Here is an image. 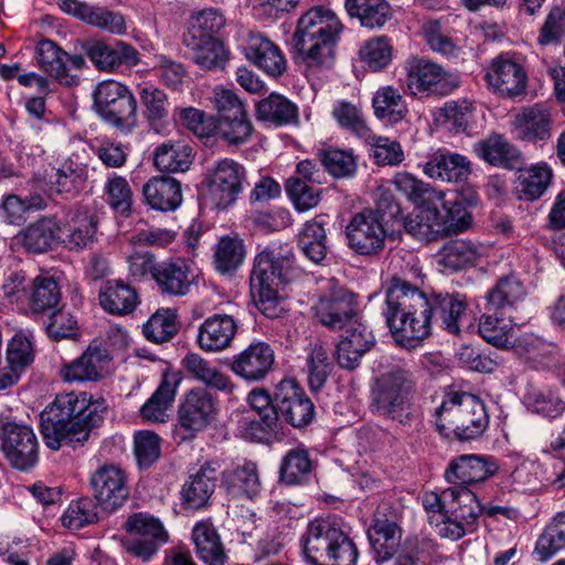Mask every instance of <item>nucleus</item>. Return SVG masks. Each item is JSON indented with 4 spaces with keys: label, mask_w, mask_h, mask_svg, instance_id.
Returning <instances> with one entry per match:
<instances>
[{
    "label": "nucleus",
    "mask_w": 565,
    "mask_h": 565,
    "mask_svg": "<svg viewBox=\"0 0 565 565\" xmlns=\"http://www.w3.org/2000/svg\"><path fill=\"white\" fill-rule=\"evenodd\" d=\"M382 316L395 341L415 349L431 333L437 323L451 334H459L467 317L466 296L455 294L426 295L407 280L394 276L384 290Z\"/></svg>",
    "instance_id": "nucleus-1"
},
{
    "label": "nucleus",
    "mask_w": 565,
    "mask_h": 565,
    "mask_svg": "<svg viewBox=\"0 0 565 565\" xmlns=\"http://www.w3.org/2000/svg\"><path fill=\"white\" fill-rule=\"evenodd\" d=\"M104 399L94 401L86 392L61 393L40 415V430L47 448H73L87 441L94 427L104 419Z\"/></svg>",
    "instance_id": "nucleus-2"
},
{
    "label": "nucleus",
    "mask_w": 565,
    "mask_h": 565,
    "mask_svg": "<svg viewBox=\"0 0 565 565\" xmlns=\"http://www.w3.org/2000/svg\"><path fill=\"white\" fill-rule=\"evenodd\" d=\"M344 25L330 9L317 6L305 12L292 34L297 58L309 70H329L335 61V47Z\"/></svg>",
    "instance_id": "nucleus-3"
},
{
    "label": "nucleus",
    "mask_w": 565,
    "mask_h": 565,
    "mask_svg": "<svg viewBox=\"0 0 565 565\" xmlns=\"http://www.w3.org/2000/svg\"><path fill=\"white\" fill-rule=\"evenodd\" d=\"M422 503L428 522L439 536L457 541L477 530L483 505L468 487H449L440 493L425 492Z\"/></svg>",
    "instance_id": "nucleus-4"
},
{
    "label": "nucleus",
    "mask_w": 565,
    "mask_h": 565,
    "mask_svg": "<svg viewBox=\"0 0 565 565\" xmlns=\"http://www.w3.org/2000/svg\"><path fill=\"white\" fill-rule=\"evenodd\" d=\"M350 530L338 515L311 520L300 539L303 559L311 565H355L359 552Z\"/></svg>",
    "instance_id": "nucleus-5"
},
{
    "label": "nucleus",
    "mask_w": 565,
    "mask_h": 565,
    "mask_svg": "<svg viewBox=\"0 0 565 565\" xmlns=\"http://www.w3.org/2000/svg\"><path fill=\"white\" fill-rule=\"evenodd\" d=\"M416 381L405 365H392L380 374L371 387L370 409L373 414L411 426L416 422L411 412Z\"/></svg>",
    "instance_id": "nucleus-6"
},
{
    "label": "nucleus",
    "mask_w": 565,
    "mask_h": 565,
    "mask_svg": "<svg viewBox=\"0 0 565 565\" xmlns=\"http://www.w3.org/2000/svg\"><path fill=\"white\" fill-rule=\"evenodd\" d=\"M292 255L264 250L255 257L249 278L250 294L258 310L267 318L276 319L284 312L278 288L292 278Z\"/></svg>",
    "instance_id": "nucleus-7"
},
{
    "label": "nucleus",
    "mask_w": 565,
    "mask_h": 565,
    "mask_svg": "<svg viewBox=\"0 0 565 565\" xmlns=\"http://www.w3.org/2000/svg\"><path fill=\"white\" fill-rule=\"evenodd\" d=\"M405 92L413 97H444L460 85L457 74L425 57L412 56L404 63Z\"/></svg>",
    "instance_id": "nucleus-8"
},
{
    "label": "nucleus",
    "mask_w": 565,
    "mask_h": 565,
    "mask_svg": "<svg viewBox=\"0 0 565 565\" xmlns=\"http://www.w3.org/2000/svg\"><path fill=\"white\" fill-rule=\"evenodd\" d=\"M472 202H475L473 198L467 200L462 194H455L449 200L444 195L441 201L424 209L417 215V233L433 239L466 231L472 221L467 203Z\"/></svg>",
    "instance_id": "nucleus-9"
},
{
    "label": "nucleus",
    "mask_w": 565,
    "mask_h": 565,
    "mask_svg": "<svg viewBox=\"0 0 565 565\" xmlns=\"http://www.w3.org/2000/svg\"><path fill=\"white\" fill-rule=\"evenodd\" d=\"M207 196L217 210L233 204L247 183L245 167L231 158L215 161L205 175Z\"/></svg>",
    "instance_id": "nucleus-10"
},
{
    "label": "nucleus",
    "mask_w": 565,
    "mask_h": 565,
    "mask_svg": "<svg viewBox=\"0 0 565 565\" xmlns=\"http://www.w3.org/2000/svg\"><path fill=\"white\" fill-rule=\"evenodd\" d=\"M125 526L129 534L135 535L125 541L126 551L143 562L154 556L169 541V533L160 519L147 512L131 514Z\"/></svg>",
    "instance_id": "nucleus-11"
},
{
    "label": "nucleus",
    "mask_w": 565,
    "mask_h": 565,
    "mask_svg": "<svg viewBox=\"0 0 565 565\" xmlns=\"http://www.w3.org/2000/svg\"><path fill=\"white\" fill-rule=\"evenodd\" d=\"M94 106L103 119L115 127L135 124L136 99L130 90L116 81H104L94 90Z\"/></svg>",
    "instance_id": "nucleus-12"
},
{
    "label": "nucleus",
    "mask_w": 565,
    "mask_h": 565,
    "mask_svg": "<svg viewBox=\"0 0 565 565\" xmlns=\"http://www.w3.org/2000/svg\"><path fill=\"white\" fill-rule=\"evenodd\" d=\"M377 214L372 209H365L350 218L345 226V237L348 246L354 253L372 256L384 249L387 230Z\"/></svg>",
    "instance_id": "nucleus-13"
},
{
    "label": "nucleus",
    "mask_w": 565,
    "mask_h": 565,
    "mask_svg": "<svg viewBox=\"0 0 565 565\" xmlns=\"http://www.w3.org/2000/svg\"><path fill=\"white\" fill-rule=\"evenodd\" d=\"M316 317L326 327L340 330L354 320L355 297L335 279H327L315 306Z\"/></svg>",
    "instance_id": "nucleus-14"
},
{
    "label": "nucleus",
    "mask_w": 565,
    "mask_h": 565,
    "mask_svg": "<svg viewBox=\"0 0 565 565\" xmlns=\"http://www.w3.org/2000/svg\"><path fill=\"white\" fill-rule=\"evenodd\" d=\"M0 449L12 467L28 470L39 460V441L25 424L8 422L1 426Z\"/></svg>",
    "instance_id": "nucleus-15"
},
{
    "label": "nucleus",
    "mask_w": 565,
    "mask_h": 565,
    "mask_svg": "<svg viewBox=\"0 0 565 565\" xmlns=\"http://www.w3.org/2000/svg\"><path fill=\"white\" fill-rule=\"evenodd\" d=\"M217 415V397L204 387L188 391L178 408L179 428L184 431L183 439L192 438L196 433L212 424Z\"/></svg>",
    "instance_id": "nucleus-16"
},
{
    "label": "nucleus",
    "mask_w": 565,
    "mask_h": 565,
    "mask_svg": "<svg viewBox=\"0 0 565 565\" xmlns=\"http://www.w3.org/2000/svg\"><path fill=\"white\" fill-rule=\"evenodd\" d=\"M277 427L279 420L294 428H303L315 418V405L295 380L285 379L278 383L275 391Z\"/></svg>",
    "instance_id": "nucleus-17"
},
{
    "label": "nucleus",
    "mask_w": 565,
    "mask_h": 565,
    "mask_svg": "<svg viewBox=\"0 0 565 565\" xmlns=\"http://www.w3.org/2000/svg\"><path fill=\"white\" fill-rule=\"evenodd\" d=\"M486 81L494 93L514 98L525 93L527 74L514 55L502 53L490 62L486 71Z\"/></svg>",
    "instance_id": "nucleus-18"
},
{
    "label": "nucleus",
    "mask_w": 565,
    "mask_h": 565,
    "mask_svg": "<svg viewBox=\"0 0 565 565\" xmlns=\"http://www.w3.org/2000/svg\"><path fill=\"white\" fill-rule=\"evenodd\" d=\"M81 50L98 71L114 72L121 67L131 68L140 62L137 49L121 40L114 43L85 40L81 43Z\"/></svg>",
    "instance_id": "nucleus-19"
},
{
    "label": "nucleus",
    "mask_w": 565,
    "mask_h": 565,
    "mask_svg": "<svg viewBox=\"0 0 565 565\" xmlns=\"http://www.w3.org/2000/svg\"><path fill=\"white\" fill-rule=\"evenodd\" d=\"M90 487L97 504L107 512H114L129 498L126 472L114 465H104L90 477Z\"/></svg>",
    "instance_id": "nucleus-20"
},
{
    "label": "nucleus",
    "mask_w": 565,
    "mask_h": 565,
    "mask_svg": "<svg viewBox=\"0 0 565 565\" xmlns=\"http://www.w3.org/2000/svg\"><path fill=\"white\" fill-rule=\"evenodd\" d=\"M275 358V351L269 343L253 341L231 359L228 367L245 382L256 383L265 380L273 371Z\"/></svg>",
    "instance_id": "nucleus-21"
},
{
    "label": "nucleus",
    "mask_w": 565,
    "mask_h": 565,
    "mask_svg": "<svg viewBox=\"0 0 565 565\" xmlns=\"http://www.w3.org/2000/svg\"><path fill=\"white\" fill-rule=\"evenodd\" d=\"M497 460L491 456L461 455L454 458L445 470V479L452 487H467L483 482L497 473Z\"/></svg>",
    "instance_id": "nucleus-22"
},
{
    "label": "nucleus",
    "mask_w": 565,
    "mask_h": 565,
    "mask_svg": "<svg viewBox=\"0 0 565 565\" xmlns=\"http://www.w3.org/2000/svg\"><path fill=\"white\" fill-rule=\"evenodd\" d=\"M196 274L190 262L182 257H171L159 262L154 281L161 295L183 297L190 294Z\"/></svg>",
    "instance_id": "nucleus-23"
},
{
    "label": "nucleus",
    "mask_w": 565,
    "mask_h": 565,
    "mask_svg": "<svg viewBox=\"0 0 565 565\" xmlns=\"http://www.w3.org/2000/svg\"><path fill=\"white\" fill-rule=\"evenodd\" d=\"M221 487L231 499H257L263 490L257 463L245 459L225 469L221 473Z\"/></svg>",
    "instance_id": "nucleus-24"
},
{
    "label": "nucleus",
    "mask_w": 565,
    "mask_h": 565,
    "mask_svg": "<svg viewBox=\"0 0 565 565\" xmlns=\"http://www.w3.org/2000/svg\"><path fill=\"white\" fill-rule=\"evenodd\" d=\"M109 362L108 351L90 343L77 359L61 367L60 375L68 383L97 382L103 379Z\"/></svg>",
    "instance_id": "nucleus-25"
},
{
    "label": "nucleus",
    "mask_w": 565,
    "mask_h": 565,
    "mask_svg": "<svg viewBox=\"0 0 565 565\" xmlns=\"http://www.w3.org/2000/svg\"><path fill=\"white\" fill-rule=\"evenodd\" d=\"M245 57L271 77L287 71V60L280 47L262 33H250L244 46Z\"/></svg>",
    "instance_id": "nucleus-26"
},
{
    "label": "nucleus",
    "mask_w": 565,
    "mask_h": 565,
    "mask_svg": "<svg viewBox=\"0 0 565 565\" xmlns=\"http://www.w3.org/2000/svg\"><path fill=\"white\" fill-rule=\"evenodd\" d=\"M552 108L545 103H536L521 108L513 120L516 136L527 142L548 139L552 135Z\"/></svg>",
    "instance_id": "nucleus-27"
},
{
    "label": "nucleus",
    "mask_w": 565,
    "mask_h": 565,
    "mask_svg": "<svg viewBox=\"0 0 565 565\" xmlns=\"http://www.w3.org/2000/svg\"><path fill=\"white\" fill-rule=\"evenodd\" d=\"M238 331V322L231 315H213L206 318L198 330L196 344L209 353L231 347Z\"/></svg>",
    "instance_id": "nucleus-28"
},
{
    "label": "nucleus",
    "mask_w": 565,
    "mask_h": 565,
    "mask_svg": "<svg viewBox=\"0 0 565 565\" xmlns=\"http://www.w3.org/2000/svg\"><path fill=\"white\" fill-rule=\"evenodd\" d=\"M422 168L428 178L443 182H463L471 173L469 159L447 149L433 152Z\"/></svg>",
    "instance_id": "nucleus-29"
},
{
    "label": "nucleus",
    "mask_w": 565,
    "mask_h": 565,
    "mask_svg": "<svg viewBox=\"0 0 565 565\" xmlns=\"http://www.w3.org/2000/svg\"><path fill=\"white\" fill-rule=\"evenodd\" d=\"M217 472L212 463L206 462L195 473L190 475L181 489V502L185 509L203 508L213 494Z\"/></svg>",
    "instance_id": "nucleus-30"
},
{
    "label": "nucleus",
    "mask_w": 565,
    "mask_h": 565,
    "mask_svg": "<svg viewBox=\"0 0 565 565\" xmlns=\"http://www.w3.org/2000/svg\"><path fill=\"white\" fill-rule=\"evenodd\" d=\"M142 195L153 210L175 211L182 203L181 183L170 177H152L143 184Z\"/></svg>",
    "instance_id": "nucleus-31"
},
{
    "label": "nucleus",
    "mask_w": 565,
    "mask_h": 565,
    "mask_svg": "<svg viewBox=\"0 0 565 565\" xmlns=\"http://www.w3.org/2000/svg\"><path fill=\"white\" fill-rule=\"evenodd\" d=\"M33 360L34 353L30 340L15 334L7 348V367L0 370V390H6L18 383Z\"/></svg>",
    "instance_id": "nucleus-32"
},
{
    "label": "nucleus",
    "mask_w": 565,
    "mask_h": 565,
    "mask_svg": "<svg viewBox=\"0 0 565 565\" xmlns=\"http://www.w3.org/2000/svg\"><path fill=\"white\" fill-rule=\"evenodd\" d=\"M257 135L248 113L234 117L214 118L213 136L230 148H239L252 142Z\"/></svg>",
    "instance_id": "nucleus-33"
},
{
    "label": "nucleus",
    "mask_w": 565,
    "mask_h": 565,
    "mask_svg": "<svg viewBox=\"0 0 565 565\" xmlns=\"http://www.w3.org/2000/svg\"><path fill=\"white\" fill-rule=\"evenodd\" d=\"M527 290L523 281L510 274L498 279L495 285L486 295V308L488 311L501 312L514 309L523 301Z\"/></svg>",
    "instance_id": "nucleus-34"
},
{
    "label": "nucleus",
    "mask_w": 565,
    "mask_h": 565,
    "mask_svg": "<svg viewBox=\"0 0 565 565\" xmlns=\"http://www.w3.org/2000/svg\"><path fill=\"white\" fill-rule=\"evenodd\" d=\"M473 151L483 161L507 169H515L521 163V152L501 135H491L473 145Z\"/></svg>",
    "instance_id": "nucleus-35"
},
{
    "label": "nucleus",
    "mask_w": 565,
    "mask_h": 565,
    "mask_svg": "<svg viewBox=\"0 0 565 565\" xmlns=\"http://www.w3.org/2000/svg\"><path fill=\"white\" fill-rule=\"evenodd\" d=\"M463 412L458 422L449 430V437L468 441L480 437L489 425V416L484 404L478 397H466Z\"/></svg>",
    "instance_id": "nucleus-36"
},
{
    "label": "nucleus",
    "mask_w": 565,
    "mask_h": 565,
    "mask_svg": "<svg viewBox=\"0 0 565 565\" xmlns=\"http://www.w3.org/2000/svg\"><path fill=\"white\" fill-rule=\"evenodd\" d=\"M553 178L551 167L545 162L519 169L514 186L515 196L525 202L539 200L548 189Z\"/></svg>",
    "instance_id": "nucleus-37"
},
{
    "label": "nucleus",
    "mask_w": 565,
    "mask_h": 565,
    "mask_svg": "<svg viewBox=\"0 0 565 565\" xmlns=\"http://www.w3.org/2000/svg\"><path fill=\"white\" fill-rule=\"evenodd\" d=\"M401 529L395 522L375 520L367 530V539L377 563H383L393 557L402 547Z\"/></svg>",
    "instance_id": "nucleus-38"
},
{
    "label": "nucleus",
    "mask_w": 565,
    "mask_h": 565,
    "mask_svg": "<svg viewBox=\"0 0 565 565\" xmlns=\"http://www.w3.org/2000/svg\"><path fill=\"white\" fill-rule=\"evenodd\" d=\"M224 25L225 18L218 9L201 10L190 17L182 43L184 46H195L203 40L214 39Z\"/></svg>",
    "instance_id": "nucleus-39"
},
{
    "label": "nucleus",
    "mask_w": 565,
    "mask_h": 565,
    "mask_svg": "<svg viewBox=\"0 0 565 565\" xmlns=\"http://www.w3.org/2000/svg\"><path fill=\"white\" fill-rule=\"evenodd\" d=\"M36 61L39 66L58 83L71 86L75 78L68 74L67 53L55 42L43 39L36 44Z\"/></svg>",
    "instance_id": "nucleus-40"
},
{
    "label": "nucleus",
    "mask_w": 565,
    "mask_h": 565,
    "mask_svg": "<svg viewBox=\"0 0 565 565\" xmlns=\"http://www.w3.org/2000/svg\"><path fill=\"white\" fill-rule=\"evenodd\" d=\"M393 184L408 201L420 207L419 213L424 209L430 207L431 204L441 201L444 196V192L437 191L429 183L424 182L409 172H397L394 175Z\"/></svg>",
    "instance_id": "nucleus-41"
},
{
    "label": "nucleus",
    "mask_w": 565,
    "mask_h": 565,
    "mask_svg": "<svg viewBox=\"0 0 565 565\" xmlns=\"http://www.w3.org/2000/svg\"><path fill=\"white\" fill-rule=\"evenodd\" d=\"M60 225L54 216H43L29 224L22 232L23 247L35 254L53 248L58 238Z\"/></svg>",
    "instance_id": "nucleus-42"
},
{
    "label": "nucleus",
    "mask_w": 565,
    "mask_h": 565,
    "mask_svg": "<svg viewBox=\"0 0 565 565\" xmlns=\"http://www.w3.org/2000/svg\"><path fill=\"white\" fill-rule=\"evenodd\" d=\"M181 364L190 376L207 387L222 392H232L234 385L231 379L200 354L188 353L182 359Z\"/></svg>",
    "instance_id": "nucleus-43"
},
{
    "label": "nucleus",
    "mask_w": 565,
    "mask_h": 565,
    "mask_svg": "<svg viewBox=\"0 0 565 565\" xmlns=\"http://www.w3.org/2000/svg\"><path fill=\"white\" fill-rule=\"evenodd\" d=\"M102 308L117 316L130 313L138 305L136 290L121 280L107 281L99 291Z\"/></svg>",
    "instance_id": "nucleus-44"
},
{
    "label": "nucleus",
    "mask_w": 565,
    "mask_h": 565,
    "mask_svg": "<svg viewBox=\"0 0 565 565\" xmlns=\"http://www.w3.org/2000/svg\"><path fill=\"white\" fill-rule=\"evenodd\" d=\"M344 8L367 29L382 28L393 18V9L386 0H345Z\"/></svg>",
    "instance_id": "nucleus-45"
},
{
    "label": "nucleus",
    "mask_w": 565,
    "mask_h": 565,
    "mask_svg": "<svg viewBox=\"0 0 565 565\" xmlns=\"http://www.w3.org/2000/svg\"><path fill=\"white\" fill-rule=\"evenodd\" d=\"M178 384L174 376L164 374L157 390L141 406V417L152 423H164L168 417L167 411L174 401Z\"/></svg>",
    "instance_id": "nucleus-46"
},
{
    "label": "nucleus",
    "mask_w": 565,
    "mask_h": 565,
    "mask_svg": "<svg viewBox=\"0 0 565 565\" xmlns=\"http://www.w3.org/2000/svg\"><path fill=\"white\" fill-rule=\"evenodd\" d=\"M313 469L309 451L303 447L289 449L280 460L279 480L288 486L307 482Z\"/></svg>",
    "instance_id": "nucleus-47"
},
{
    "label": "nucleus",
    "mask_w": 565,
    "mask_h": 565,
    "mask_svg": "<svg viewBox=\"0 0 565 565\" xmlns=\"http://www.w3.org/2000/svg\"><path fill=\"white\" fill-rule=\"evenodd\" d=\"M257 118L277 127L298 122V107L279 94H270L256 105Z\"/></svg>",
    "instance_id": "nucleus-48"
},
{
    "label": "nucleus",
    "mask_w": 565,
    "mask_h": 565,
    "mask_svg": "<svg viewBox=\"0 0 565 565\" xmlns=\"http://www.w3.org/2000/svg\"><path fill=\"white\" fill-rule=\"evenodd\" d=\"M192 541L201 561L209 565L224 564L225 554L220 536L212 523H196L192 530Z\"/></svg>",
    "instance_id": "nucleus-49"
},
{
    "label": "nucleus",
    "mask_w": 565,
    "mask_h": 565,
    "mask_svg": "<svg viewBox=\"0 0 565 565\" xmlns=\"http://www.w3.org/2000/svg\"><path fill=\"white\" fill-rule=\"evenodd\" d=\"M153 162L160 171L184 172L192 163V148L182 141L163 142L156 148Z\"/></svg>",
    "instance_id": "nucleus-50"
},
{
    "label": "nucleus",
    "mask_w": 565,
    "mask_h": 565,
    "mask_svg": "<svg viewBox=\"0 0 565 565\" xmlns=\"http://www.w3.org/2000/svg\"><path fill=\"white\" fill-rule=\"evenodd\" d=\"M374 115L388 124L401 121L407 114V104L393 86H384L376 90L372 99Z\"/></svg>",
    "instance_id": "nucleus-51"
},
{
    "label": "nucleus",
    "mask_w": 565,
    "mask_h": 565,
    "mask_svg": "<svg viewBox=\"0 0 565 565\" xmlns=\"http://www.w3.org/2000/svg\"><path fill=\"white\" fill-rule=\"evenodd\" d=\"M322 220L307 221L299 232L298 245L308 259L320 264L327 256V232Z\"/></svg>",
    "instance_id": "nucleus-52"
},
{
    "label": "nucleus",
    "mask_w": 565,
    "mask_h": 565,
    "mask_svg": "<svg viewBox=\"0 0 565 565\" xmlns=\"http://www.w3.org/2000/svg\"><path fill=\"white\" fill-rule=\"evenodd\" d=\"M244 242L237 236H222L214 247V267L222 275L236 271L245 258Z\"/></svg>",
    "instance_id": "nucleus-53"
},
{
    "label": "nucleus",
    "mask_w": 565,
    "mask_h": 565,
    "mask_svg": "<svg viewBox=\"0 0 565 565\" xmlns=\"http://www.w3.org/2000/svg\"><path fill=\"white\" fill-rule=\"evenodd\" d=\"M480 255V245L470 241L456 239L443 247L439 263L444 268L457 271L475 265Z\"/></svg>",
    "instance_id": "nucleus-54"
},
{
    "label": "nucleus",
    "mask_w": 565,
    "mask_h": 565,
    "mask_svg": "<svg viewBox=\"0 0 565 565\" xmlns=\"http://www.w3.org/2000/svg\"><path fill=\"white\" fill-rule=\"evenodd\" d=\"M192 53L193 62L206 71H224L231 52L217 38L203 40L195 46H186Z\"/></svg>",
    "instance_id": "nucleus-55"
},
{
    "label": "nucleus",
    "mask_w": 565,
    "mask_h": 565,
    "mask_svg": "<svg viewBox=\"0 0 565 565\" xmlns=\"http://www.w3.org/2000/svg\"><path fill=\"white\" fill-rule=\"evenodd\" d=\"M478 332L488 343L497 348H509L514 327L510 318L498 316V312L493 311L480 317Z\"/></svg>",
    "instance_id": "nucleus-56"
},
{
    "label": "nucleus",
    "mask_w": 565,
    "mask_h": 565,
    "mask_svg": "<svg viewBox=\"0 0 565 565\" xmlns=\"http://www.w3.org/2000/svg\"><path fill=\"white\" fill-rule=\"evenodd\" d=\"M363 139L370 146V157L376 166L396 167L404 161V151L397 140L374 135L371 130Z\"/></svg>",
    "instance_id": "nucleus-57"
},
{
    "label": "nucleus",
    "mask_w": 565,
    "mask_h": 565,
    "mask_svg": "<svg viewBox=\"0 0 565 565\" xmlns=\"http://www.w3.org/2000/svg\"><path fill=\"white\" fill-rule=\"evenodd\" d=\"M565 547V514L557 515L536 541L534 554L537 561L547 562Z\"/></svg>",
    "instance_id": "nucleus-58"
},
{
    "label": "nucleus",
    "mask_w": 565,
    "mask_h": 565,
    "mask_svg": "<svg viewBox=\"0 0 565 565\" xmlns=\"http://www.w3.org/2000/svg\"><path fill=\"white\" fill-rule=\"evenodd\" d=\"M306 366L310 390L313 392L321 390L333 369L328 350L320 343L310 344Z\"/></svg>",
    "instance_id": "nucleus-59"
},
{
    "label": "nucleus",
    "mask_w": 565,
    "mask_h": 565,
    "mask_svg": "<svg viewBox=\"0 0 565 565\" xmlns=\"http://www.w3.org/2000/svg\"><path fill=\"white\" fill-rule=\"evenodd\" d=\"M466 397L476 396L466 392H449L445 394L441 404L435 409L436 428L441 436L449 437V430L463 412L462 404Z\"/></svg>",
    "instance_id": "nucleus-60"
},
{
    "label": "nucleus",
    "mask_w": 565,
    "mask_h": 565,
    "mask_svg": "<svg viewBox=\"0 0 565 565\" xmlns=\"http://www.w3.org/2000/svg\"><path fill=\"white\" fill-rule=\"evenodd\" d=\"M318 158L326 171L335 179H350L356 173L358 162L352 151L327 148L319 150Z\"/></svg>",
    "instance_id": "nucleus-61"
},
{
    "label": "nucleus",
    "mask_w": 565,
    "mask_h": 565,
    "mask_svg": "<svg viewBox=\"0 0 565 565\" xmlns=\"http://www.w3.org/2000/svg\"><path fill=\"white\" fill-rule=\"evenodd\" d=\"M96 231V216L88 212H78L68 223L63 242L71 250L82 249L93 242Z\"/></svg>",
    "instance_id": "nucleus-62"
},
{
    "label": "nucleus",
    "mask_w": 565,
    "mask_h": 565,
    "mask_svg": "<svg viewBox=\"0 0 565 565\" xmlns=\"http://www.w3.org/2000/svg\"><path fill=\"white\" fill-rule=\"evenodd\" d=\"M61 301V288L54 277H36L30 290L29 303L34 312H44L56 308Z\"/></svg>",
    "instance_id": "nucleus-63"
},
{
    "label": "nucleus",
    "mask_w": 565,
    "mask_h": 565,
    "mask_svg": "<svg viewBox=\"0 0 565 565\" xmlns=\"http://www.w3.org/2000/svg\"><path fill=\"white\" fill-rule=\"evenodd\" d=\"M179 331L177 313L172 309H161L143 324L145 338L153 343L170 341Z\"/></svg>",
    "instance_id": "nucleus-64"
}]
</instances>
